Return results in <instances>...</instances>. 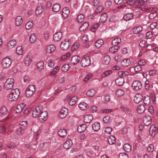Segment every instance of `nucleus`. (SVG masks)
<instances>
[{"label": "nucleus", "instance_id": "obj_1", "mask_svg": "<svg viewBox=\"0 0 158 158\" xmlns=\"http://www.w3.org/2000/svg\"><path fill=\"white\" fill-rule=\"evenodd\" d=\"M19 95L20 91L19 89H13L8 95V99L10 101H15L18 98Z\"/></svg>", "mask_w": 158, "mask_h": 158}, {"label": "nucleus", "instance_id": "obj_2", "mask_svg": "<svg viewBox=\"0 0 158 158\" xmlns=\"http://www.w3.org/2000/svg\"><path fill=\"white\" fill-rule=\"evenodd\" d=\"M71 44L70 40L68 39H64L61 42L60 47L61 49L63 50H67L71 46Z\"/></svg>", "mask_w": 158, "mask_h": 158}, {"label": "nucleus", "instance_id": "obj_3", "mask_svg": "<svg viewBox=\"0 0 158 158\" xmlns=\"http://www.w3.org/2000/svg\"><path fill=\"white\" fill-rule=\"evenodd\" d=\"M14 84V80L12 78H9L7 80L4 84V88L6 90L11 89Z\"/></svg>", "mask_w": 158, "mask_h": 158}, {"label": "nucleus", "instance_id": "obj_4", "mask_svg": "<svg viewBox=\"0 0 158 158\" xmlns=\"http://www.w3.org/2000/svg\"><path fill=\"white\" fill-rule=\"evenodd\" d=\"M12 60L8 57H6L3 59L2 61V64L4 68H8L11 64Z\"/></svg>", "mask_w": 158, "mask_h": 158}, {"label": "nucleus", "instance_id": "obj_5", "mask_svg": "<svg viewBox=\"0 0 158 158\" xmlns=\"http://www.w3.org/2000/svg\"><path fill=\"white\" fill-rule=\"evenodd\" d=\"M35 91V87L34 85H30L27 87L26 91V95L27 97L31 96Z\"/></svg>", "mask_w": 158, "mask_h": 158}, {"label": "nucleus", "instance_id": "obj_6", "mask_svg": "<svg viewBox=\"0 0 158 158\" xmlns=\"http://www.w3.org/2000/svg\"><path fill=\"white\" fill-rule=\"evenodd\" d=\"M42 106L41 105L37 106L33 111L32 116L33 117L37 118L40 114L42 110Z\"/></svg>", "mask_w": 158, "mask_h": 158}, {"label": "nucleus", "instance_id": "obj_7", "mask_svg": "<svg viewBox=\"0 0 158 158\" xmlns=\"http://www.w3.org/2000/svg\"><path fill=\"white\" fill-rule=\"evenodd\" d=\"M132 87L134 90L137 91L142 88V85L140 81H135L132 83Z\"/></svg>", "mask_w": 158, "mask_h": 158}, {"label": "nucleus", "instance_id": "obj_8", "mask_svg": "<svg viewBox=\"0 0 158 158\" xmlns=\"http://www.w3.org/2000/svg\"><path fill=\"white\" fill-rule=\"evenodd\" d=\"M81 65L85 67L89 65L90 64V60L89 57L87 56L83 58L81 61Z\"/></svg>", "mask_w": 158, "mask_h": 158}, {"label": "nucleus", "instance_id": "obj_9", "mask_svg": "<svg viewBox=\"0 0 158 158\" xmlns=\"http://www.w3.org/2000/svg\"><path fill=\"white\" fill-rule=\"evenodd\" d=\"M143 122L146 126H149L152 123V119L150 116L147 115L144 116L143 118Z\"/></svg>", "mask_w": 158, "mask_h": 158}, {"label": "nucleus", "instance_id": "obj_10", "mask_svg": "<svg viewBox=\"0 0 158 158\" xmlns=\"http://www.w3.org/2000/svg\"><path fill=\"white\" fill-rule=\"evenodd\" d=\"M68 112L67 109L64 107L63 108L60 112V116L61 118H64L66 117Z\"/></svg>", "mask_w": 158, "mask_h": 158}, {"label": "nucleus", "instance_id": "obj_11", "mask_svg": "<svg viewBox=\"0 0 158 158\" xmlns=\"http://www.w3.org/2000/svg\"><path fill=\"white\" fill-rule=\"evenodd\" d=\"M157 128L155 125H152L149 130V133L151 136H155L156 133Z\"/></svg>", "mask_w": 158, "mask_h": 158}, {"label": "nucleus", "instance_id": "obj_12", "mask_svg": "<svg viewBox=\"0 0 158 158\" xmlns=\"http://www.w3.org/2000/svg\"><path fill=\"white\" fill-rule=\"evenodd\" d=\"M26 104L24 103H21L17 105L16 108V112L17 113L21 112L25 107Z\"/></svg>", "mask_w": 158, "mask_h": 158}, {"label": "nucleus", "instance_id": "obj_13", "mask_svg": "<svg viewBox=\"0 0 158 158\" xmlns=\"http://www.w3.org/2000/svg\"><path fill=\"white\" fill-rule=\"evenodd\" d=\"M143 97L141 94H137L135 95L134 98V101L136 103H138L142 101Z\"/></svg>", "mask_w": 158, "mask_h": 158}, {"label": "nucleus", "instance_id": "obj_14", "mask_svg": "<svg viewBox=\"0 0 158 158\" xmlns=\"http://www.w3.org/2000/svg\"><path fill=\"white\" fill-rule=\"evenodd\" d=\"M39 118L42 121L44 122L46 120L48 116V113L47 111H44L40 113Z\"/></svg>", "mask_w": 158, "mask_h": 158}, {"label": "nucleus", "instance_id": "obj_15", "mask_svg": "<svg viewBox=\"0 0 158 158\" xmlns=\"http://www.w3.org/2000/svg\"><path fill=\"white\" fill-rule=\"evenodd\" d=\"M80 58L77 56H73L71 59V62L73 64L78 63L80 61Z\"/></svg>", "mask_w": 158, "mask_h": 158}, {"label": "nucleus", "instance_id": "obj_16", "mask_svg": "<svg viewBox=\"0 0 158 158\" xmlns=\"http://www.w3.org/2000/svg\"><path fill=\"white\" fill-rule=\"evenodd\" d=\"M93 117L91 114L85 115L84 118V121L86 123H89L93 119Z\"/></svg>", "mask_w": 158, "mask_h": 158}, {"label": "nucleus", "instance_id": "obj_17", "mask_svg": "<svg viewBox=\"0 0 158 158\" xmlns=\"http://www.w3.org/2000/svg\"><path fill=\"white\" fill-rule=\"evenodd\" d=\"M115 82L117 85L121 86L124 83V78L122 77H119L116 80Z\"/></svg>", "mask_w": 158, "mask_h": 158}, {"label": "nucleus", "instance_id": "obj_18", "mask_svg": "<svg viewBox=\"0 0 158 158\" xmlns=\"http://www.w3.org/2000/svg\"><path fill=\"white\" fill-rule=\"evenodd\" d=\"M73 144L72 140L69 139L67 140L64 144V147L66 149H68L70 148Z\"/></svg>", "mask_w": 158, "mask_h": 158}, {"label": "nucleus", "instance_id": "obj_19", "mask_svg": "<svg viewBox=\"0 0 158 158\" xmlns=\"http://www.w3.org/2000/svg\"><path fill=\"white\" fill-rule=\"evenodd\" d=\"M62 37V33L61 32H57L55 33L53 36V39L55 41L59 40Z\"/></svg>", "mask_w": 158, "mask_h": 158}, {"label": "nucleus", "instance_id": "obj_20", "mask_svg": "<svg viewBox=\"0 0 158 158\" xmlns=\"http://www.w3.org/2000/svg\"><path fill=\"white\" fill-rule=\"evenodd\" d=\"M69 14V11L68 7H65L63 9L62 11V15L64 18H66Z\"/></svg>", "mask_w": 158, "mask_h": 158}, {"label": "nucleus", "instance_id": "obj_21", "mask_svg": "<svg viewBox=\"0 0 158 158\" xmlns=\"http://www.w3.org/2000/svg\"><path fill=\"white\" fill-rule=\"evenodd\" d=\"M121 42V40L120 38L118 37L114 39L112 41V44L113 46H119L118 44Z\"/></svg>", "mask_w": 158, "mask_h": 158}, {"label": "nucleus", "instance_id": "obj_22", "mask_svg": "<svg viewBox=\"0 0 158 158\" xmlns=\"http://www.w3.org/2000/svg\"><path fill=\"white\" fill-rule=\"evenodd\" d=\"M56 48L54 45L51 44L48 46L47 48L46 51L47 53L51 54L53 53L55 50Z\"/></svg>", "mask_w": 158, "mask_h": 158}, {"label": "nucleus", "instance_id": "obj_23", "mask_svg": "<svg viewBox=\"0 0 158 158\" xmlns=\"http://www.w3.org/2000/svg\"><path fill=\"white\" fill-rule=\"evenodd\" d=\"M32 60V56L30 55H27L25 58L24 63L27 65H28L31 63Z\"/></svg>", "mask_w": 158, "mask_h": 158}, {"label": "nucleus", "instance_id": "obj_24", "mask_svg": "<svg viewBox=\"0 0 158 158\" xmlns=\"http://www.w3.org/2000/svg\"><path fill=\"white\" fill-rule=\"evenodd\" d=\"M58 134L60 137H64L67 135V131L64 129H60L58 131Z\"/></svg>", "mask_w": 158, "mask_h": 158}, {"label": "nucleus", "instance_id": "obj_25", "mask_svg": "<svg viewBox=\"0 0 158 158\" xmlns=\"http://www.w3.org/2000/svg\"><path fill=\"white\" fill-rule=\"evenodd\" d=\"M15 21L16 24L18 26L21 25L23 22L22 18L20 16H17L16 19Z\"/></svg>", "mask_w": 158, "mask_h": 158}, {"label": "nucleus", "instance_id": "obj_26", "mask_svg": "<svg viewBox=\"0 0 158 158\" xmlns=\"http://www.w3.org/2000/svg\"><path fill=\"white\" fill-rule=\"evenodd\" d=\"M133 17L132 13H128L125 15L123 16V19L126 21L131 19Z\"/></svg>", "mask_w": 158, "mask_h": 158}, {"label": "nucleus", "instance_id": "obj_27", "mask_svg": "<svg viewBox=\"0 0 158 158\" xmlns=\"http://www.w3.org/2000/svg\"><path fill=\"white\" fill-rule=\"evenodd\" d=\"M130 60L129 59H125L121 62V64L123 67H127L130 64Z\"/></svg>", "mask_w": 158, "mask_h": 158}, {"label": "nucleus", "instance_id": "obj_28", "mask_svg": "<svg viewBox=\"0 0 158 158\" xmlns=\"http://www.w3.org/2000/svg\"><path fill=\"white\" fill-rule=\"evenodd\" d=\"M145 108L144 106L143 105H139L137 109V112L138 113L141 114L143 113L145 110Z\"/></svg>", "mask_w": 158, "mask_h": 158}, {"label": "nucleus", "instance_id": "obj_29", "mask_svg": "<svg viewBox=\"0 0 158 158\" xmlns=\"http://www.w3.org/2000/svg\"><path fill=\"white\" fill-rule=\"evenodd\" d=\"M96 94V91L94 89H90L88 90L87 92L88 96L92 97L95 96Z\"/></svg>", "mask_w": 158, "mask_h": 158}, {"label": "nucleus", "instance_id": "obj_30", "mask_svg": "<svg viewBox=\"0 0 158 158\" xmlns=\"http://www.w3.org/2000/svg\"><path fill=\"white\" fill-rule=\"evenodd\" d=\"M7 109L5 106L1 107L0 108V116L6 114Z\"/></svg>", "mask_w": 158, "mask_h": 158}, {"label": "nucleus", "instance_id": "obj_31", "mask_svg": "<svg viewBox=\"0 0 158 158\" xmlns=\"http://www.w3.org/2000/svg\"><path fill=\"white\" fill-rule=\"evenodd\" d=\"M86 128V125L85 124H83L80 125L77 128V131L79 132H81L84 131Z\"/></svg>", "mask_w": 158, "mask_h": 158}, {"label": "nucleus", "instance_id": "obj_32", "mask_svg": "<svg viewBox=\"0 0 158 158\" xmlns=\"http://www.w3.org/2000/svg\"><path fill=\"white\" fill-rule=\"evenodd\" d=\"M103 40L101 39H99L95 43V45L96 47L99 48L103 44Z\"/></svg>", "mask_w": 158, "mask_h": 158}, {"label": "nucleus", "instance_id": "obj_33", "mask_svg": "<svg viewBox=\"0 0 158 158\" xmlns=\"http://www.w3.org/2000/svg\"><path fill=\"white\" fill-rule=\"evenodd\" d=\"M100 125L98 123H95L92 125L93 129L95 131H98L100 128Z\"/></svg>", "mask_w": 158, "mask_h": 158}, {"label": "nucleus", "instance_id": "obj_34", "mask_svg": "<svg viewBox=\"0 0 158 158\" xmlns=\"http://www.w3.org/2000/svg\"><path fill=\"white\" fill-rule=\"evenodd\" d=\"M16 42L15 40H10L7 46L9 48H11L14 47L16 44Z\"/></svg>", "mask_w": 158, "mask_h": 158}, {"label": "nucleus", "instance_id": "obj_35", "mask_svg": "<svg viewBox=\"0 0 158 158\" xmlns=\"http://www.w3.org/2000/svg\"><path fill=\"white\" fill-rule=\"evenodd\" d=\"M60 7L59 4H55L52 6V10L53 11L56 12L60 10Z\"/></svg>", "mask_w": 158, "mask_h": 158}, {"label": "nucleus", "instance_id": "obj_36", "mask_svg": "<svg viewBox=\"0 0 158 158\" xmlns=\"http://www.w3.org/2000/svg\"><path fill=\"white\" fill-rule=\"evenodd\" d=\"M108 142L110 144H113L116 142L115 137L113 135H111L108 139Z\"/></svg>", "mask_w": 158, "mask_h": 158}, {"label": "nucleus", "instance_id": "obj_37", "mask_svg": "<svg viewBox=\"0 0 158 158\" xmlns=\"http://www.w3.org/2000/svg\"><path fill=\"white\" fill-rule=\"evenodd\" d=\"M43 8L41 6H38L36 10L35 13L37 15H39L43 12Z\"/></svg>", "mask_w": 158, "mask_h": 158}, {"label": "nucleus", "instance_id": "obj_38", "mask_svg": "<svg viewBox=\"0 0 158 158\" xmlns=\"http://www.w3.org/2000/svg\"><path fill=\"white\" fill-rule=\"evenodd\" d=\"M108 17V15L107 14L105 13L101 16L100 18V22L102 23H104L107 20Z\"/></svg>", "mask_w": 158, "mask_h": 158}, {"label": "nucleus", "instance_id": "obj_39", "mask_svg": "<svg viewBox=\"0 0 158 158\" xmlns=\"http://www.w3.org/2000/svg\"><path fill=\"white\" fill-rule=\"evenodd\" d=\"M89 24L88 22L84 23L83 25L80 28V31H84L86 30L89 26Z\"/></svg>", "mask_w": 158, "mask_h": 158}, {"label": "nucleus", "instance_id": "obj_40", "mask_svg": "<svg viewBox=\"0 0 158 158\" xmlns=\"http://www.w3.org/2000/svg\"><path fill=\"white\" fill-rule=\"evenodd\" d=\"M86 104L84 102H81L79 105V107L81 110H85L87 109Z\"/></svg>", "mask_w": 158, "mask_h": 158}, {"label": "nucleus", "instance_id": "obj_41", "mask_svg": "<svg viewBox=\"0 0 158 158\" xmlns=\"http://www.w3.org/2000/svg\"><path fill=\"white\" fill-rule=\"evenodd\" d=\"M111 47L109 48V51L110 52L114 53L117 52L119 48V46H115Z\"/></svg>", "mask_w": 158, "mask_h": 158}, {"label": "nucleus", "instance_id": "obj_42", "mask_svg": "<svg viewBox=\"0 0 158 158\" xmlns=\"http://www.w3.org/2000/svg\"><path fill=\"white\" fill-rule=\"evenodd\" d=\"M110 58L109 56L106 55L103 58V63L105 64H108L110 61Z\"/></svg>", "mask_w": 158, "mask_h": 158}, {"label": "nucleus", "instance_id": "obj_43", "mask_svg": "<svg viewBox=\"0 0 158 158\" xmlns=\"http://www.w3.org/2000/svg\"><path fill=\"white\" fill-rule=\"evenodd\" d=\"M123 148L125 151L129 152L131 151V147L129 144L126 143L123 146Z\"/></svg>", "mask_w": 158, "mask_h": 158}, {"label": "nucleus", "instance_id": "obj_44", "mask_svg": "<svg viewBox=\"0 0 158 158\" xmlns=\"http://www.w3.org/2000/svg\"><path fill=\"white\" fill-rule=\"evenodd\" d=\"M142 27L140 26H139L134 28L133 29V32L135 34H138L142 31Z\"/></svg>", "mask_w": 158, "mask_h": 158}, {"label": "nucleus", "instance_id": "obj_45", "mask_svg": "<svg viewBox=\"0 0 158 158\" xmlns=\"http://www.w3.org/2000/svg\"><path fill=\"white\" fill-rule=\"evenodd\" d=\"M125 94L124 91L121 89H119L116 92V95L119 97L123 96Z\"/></svg>", "mask_w": 158, "mask_h": 158}, {"label": "nucleus", "instance_id": "obj_46", "mask_svg": "<svg viewBox=\"0 0 158 158\" xmlns=\"http://www.w3.org/2000/svg\"><path fill=\"white\" fill-rule=\"evenodd\" d=\"M36 40V38L34 34H31L30 37L29 41L31 43H34Z\"/></svg>", "mask_w": 158, "mask_h": 158}, {"label": "nucleus", "instance_id": "obj_47", "mask_svg": "<svg viewBox=\"0 0 158 158\" xmlns=\"http://www.w3.org/2000/svg\"><path fill=\"white\" fill-rule=\"evenodd\" d=\"M20 128L24 130L25 127L27 126V123L26 121H23L21 122L20 124Z\"/></svg>", "mask_w": 158, "mask_h": 158}, {"label": "nucleus", "instance_id": "obj_48", "mask_svg": "<svg viewBox=\"0 0 158 158\" xmlns=\"http://www.w3.org/2000/svg\"><path fill=\"white\" fill-rule=\"evenodd\" d=\"M16 53L18 55H22L23 52V50L22 47L21 46L18 47L16 49Z\"/></svg>", "mask_w": 158, "mask_h": 158}, {"label": "nucleus", "instance_id": "obj_49", "mask_svg": "<svg viewBox=\"0 0 158 158\" xmlns=\"http://www.w3.org/2000/svg\"><path fill=\"white\" fill-rule=\"evenodd\" d=\"M146 106H148L150 102V98L149 97L147 96L144 97L143 100Z\"/></svg>", "mask_w": 158, "mask_h": 158}, {"label": "nucleus", "instance_id": "obj_50", "mask_svg": "<svg viewBox=\"0 0 158 158\" xmlns=\"http://www.w3.org/2000/svg\"><path fill=\"white\" fill-rule=\"evenodd\" d=\"M85 17L83 15L80 14L77 17V21L79 23H81L84 19Z\"/></svg>", "mask_w": 158, "mask_h": 158}, {"label": "nucleus", "instance_id": "obj_51", "mask_svg": "<svg viewBox=\"0 0 158 158\" xmlns=\"http://www.w3.org/2000/svg\"><path fill=\"white\" fill-rule=\"evenodd\" d=\"M111 118L108 115L106 116L103 118V121L105 123H110L111 121Z\"/></svg>", "mask_w": 158, "mask_h": 158}, {"label": "nucleus", "instance_id": "obj_52", "mask_svg": "<svg viewBox=\"0 0 158 158\" xmlns=\"http://www.w3.org/2000/svg\"><path fill=\"white\" fill-rule=\"evenodd\" d=\"M33 26V23L31 22H28L26 25L25 27L27 30H29L32 28Z\"/></svg>", "mask_w": 158, "mask_h": 158}, {"label": "nucleus", "instance_id": "obj_53", "mask_svg": "<svg viewBox=\"0 0 158 158\" xmlns=\"http://www.w3.org/2000/svg\"><path fill=\"white\" fill-rule=\"evenodd\" d=\"M38 69L41 70L44 67V63L42 61H40L37 64Z\"/></svg>", "mask_w": 158, "mask_h": 158}, {"label": "nucleus", "instance_id": "obj_54", "mask_svg": "<svg viewBox=\"0 0 158 158\" xmlns=\"http://www.w3.org/2000/svg\"><path fill=\"white\" fill-rule=\"evenodd\" d=\"M112 73L111 70H107L104 72L102 75V77H105L106 76L109 75Z\"/></svg>", "mask_w": 158, "mask_h": 158}, {"label": "nucleus", "instance_id": "obj_55", "mask_svg": "<svg viewBox=\"0 0 158 158\" xmlns=\"http://www.w3.org/2000/svg\"><path fill=\"white\" fill-rule=\"evenodd\" d=\"M121 108L122 110L125 111L127 114L130 115L131 114V111L129 109L126 108L124 106H121Z\"/></svg>", "mask_w": 158, "mask_h": 158}, {"label": "nucleus", "instance_id": "obj_56", "mask_svg": "<svg viewBox=\"0 0 158 158\" xmlns=\"http://www.w3.org/2000/svg\"><path fill=\"white\" fill-rule=\"evenodd\" d=\"M69 65L68 64H65L62 66L61 69L64 72H66L69 70Z\"/></svg>", "mask_w": 158, "mask_h": 158}, {"label": "nucleus", "instance_id": "obj_57", "mask_svg": "<svg viewBox=\"0 0 158 158\" xmlns=\"http://www.w3.org/2000/svg\"><path fill=\"white\" fill-rule=\"evenodd\" d=\"M75 97H73L69 101V104L71 106H72L76 103V100L75 99Z\"/></svg>", "mask_w": 158, "mask_h": 158}, {"label": "nucleus", "instance_id": "obj_58", "mask_svg": "<svg viewBox=\"0 0 158 158\" xmlns=\"http://www.w3.org/2000/svg\"><path fill=\"white\" fill-rule=\"evenodd\" d=\"M112 130V129L110 127H106L105 128L104 132L108 134H111Z\"/></svg>", "mask_w": 158, "mask_h": 158}, {"label": "nucleus", "instance_id": "obj_59", "mask_svg": "<svg viewBox=\"0 0 158 158\" xmlns=\"http://www.w3.org/2000/svg\"><path fill=\"white\" fill-rule=\"evenodd\" d=\"M59 67L58 66L56 67H55L52 71V72L51 75H55L56 73L58 72L59 69Z\"/></svg>", "mask_w": 158, "mask_h": 158}, {"label": "nucleus", "instance_id": "obj_60", "mask_svg": "<svg viewBox=\"0 0 158 158\" xmlns=\"http://www.w3.org/2000/svg\"><path fill=\"white\" fill-rule=\"evenodd\" d=\"M79 44L78 43H75L71 47L72 51L74 50L77 49L79 47Z\"/></svg>", "mask_w": 158, "mask_h": 158}, {"label": "nucleus", "instance_id": "obj_61", "mask_svg": "<svg viewBox=\"0 0 158 158\" xmlns=\"http://www.w3.org/2000/svg\"><path fill=\"white\" fill-rule=\"evenodd\" d=\"M48 66L50 67H53L55 65V63L53 60H48L47 62Z\"/></svg>", "mask_w": 158, "mask_h": 158}, {"label": "nucleus", "instance_id": "obj_62", "mask_svg": "<svg viewBox=\"0 0 158 158\" xmlns=\"http://www.w3.org/2000/svg\"><path fill=\"white\" fill-rule=\"evenodd\" d=\"M99 26V24L98 23H96L91 28V31L93 32H94L98 28Z\"/></svg>", "mask_w": 158, "mask_h": 158}, {"label": "nucleus", "instance_id": "obj_63", "mask_svg": "<svg viewBox=\"0 0 158 158\" xmlns=\"http://www.w3.org/2000/svg\"><path fill=\"white\" fill-rule=\"evenodd\" d=\"M71 54L70 52H68L65 55H63L61 58V60H64L66 59L67 58L69 57Z\"/></svg>", "mask_w": 158, "mask_h": 158}, {"label": "nucleus", "instance_id": "obj_64", "mask_svg": "<svg viewBox=\"0 0 158 158\" xmlns=\"http://www.w3.org/2000/svg\"><path fill=\"white\" fill-rule=\"evenodd\" d=\"M128 156L126 153H120L119 155V158H128Z\"/></svg>", "mask_w": 158, "mask_h": 158}]
</instances>
